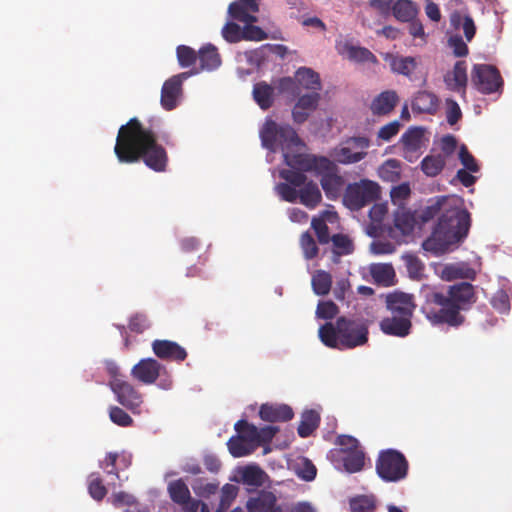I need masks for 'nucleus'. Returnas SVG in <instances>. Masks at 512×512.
<instances>
[{
	"instance_id": "9b49d317",
	"label": "nucleus",
	"mask_w": 512,
	"mask_h": 512,
	"mask_svg": "<svg viewBox=\"0 0 512 512\" xmlns=\"http://www.w3.org/2000/svg\"><path fill=\"white\" fill-rule=\"evenodd\" d=\"M168 492L172 501L181 505L184 512H210L206 503L191 498L189 488L182 479L169 483Z\"/></svg>"
},
{
	"instance_id": "7ed1b4c3",
	"label": "nucleus",
	"mask_w": 512,
	"mask_h": 512,
	"mask_svg": "<svg viewBox=\"0 0 512 512\" xmlns=\"http://www.w3.org/2000/svg\"><path fill=\"white\" fill-rule=\"evenodd\" d=\"M471 224L470 214L465 209H450L441 215L431 236L422 247L424 250L442 255L452 245L462 241L468 234Z\"/></svg>"
},
{
	"instance_id": "7c9ffc66",
	"label": "nucleus",
	"mask_w": 512,
	"mask_h": 512,
	"mask_svg": "<svg viewBox=\"0 0 512 512\" xmlns=\"http://www.w3.org/2000/svg\"><path fill=\"white\" fill-rule=\"evenodd\" d=\"M370 273L377 284L388 287L395 283L396 274L391 264H373L370 267Z\"/></svg>"
},
{
	"instance_id": "680f3d73",
	"label": "nucleus",
	"mask_w": 512,
	"mask_h": 512,
	"mask_svg": "<svg viewBox=\"0 0 512 512\" xmlns=\"http://www.w3.org/2000/svg\"><path fill=\"white\" fill-rule=\"evenodd\" d=\"M400 128L401 123L398 120H394L382 126L377 133V137L378 139L383 141H390L394 136H396L399 133Z\"/></svg>"
},
{
	"instance_id": "a18cd8bd",
	"label": "nucleus",
	"mask_w": 512,
	"mask_h": 512,
	"mask_svg": "<svg viewBox=\"0 0 512 512\" xmlns=\"http://www.w3.org/2000/svg\"><path fill=\"white\" fill-rule=\"evenodd\" d=\"M303 172V170L297 168L284 169L280 172V177L286 180L288 184L302 188L307 183V177Z\"/></svg>"
},
{
	"instance_id": "a19ab883",
	"label": "nucleus",
	"mask_w": 512,
	"mask_h": 512,
	"mask_svg": "<svg viewBox=\"0 0 512 512\" xmlns=\"http://www.w3.org/2000/svg\"><path fill=\"white\" fill-rule=\"evenodd\" d=\"M391 69L393 72L404 76H411L417 67V62L414 57H394L391 61Z\"/></svg>"
},
{
	"instance_id": "39448f33",
	"label": "nucleus",
	"mask_w": 512,
	"mask_h": 512,
	"mask_svg": "<svg viewBox=\"0 0 512 512\" xmlns=\"http://www.w3.org/2000/svg\"><path fill=\"white\" fill-rule=\"evenodd\" d=\"M262 145L275 152L279 147L283 152L284 162L291 168L300 169V165L290 164L292 160L300 161L301 158H312L314 155L300 152L303 143L296 131L290 125H278L273 120H267L260 131Z\"/></svg>"
},
{
	"instance_id": "1a4fd4ad",
	"label": "nucleus",
	"mask_w": 512,
	"mask_h": 512,
	"mask_svg": "<svg viewBox=\"0 0 512 512\" xmlns=\"http://www.w3.org/2000/svg\"><path fill=\"white\" fill-rule=\"evenodd\" d=\"M370 144V139L366 136L350 137L334 150L333 157L343 165L358 163L367 156Z\"/></svg>"
},
{
	"instance_id": "2eb2a0df",
	"label": "nucleus",
	"mask_w": 512,
	"mask_h": 512,
	"mask_svg": "<svg viewBox=\"0 0 512 512\" xmlns=\"http://www.w3.org/2000/svg\"><path fill=\"white\" fill-rule=\"evenodd\" d=\"M153 353L161 360L183 362L188 354L184 347L171 340L156 339L151 344Z\"/></svg>"
},
{
	"instance_id": "412c9836",
	"label": "nucleus",
	"mask_w": 512,
	"mask_h": 512,
	"mask_svg": "<svg viewBox=\"0 0 512 512\" xmlns=\"http://www.w3.org/2000/svg\"><path fill=\"white\" fill-rule=\"evenodd\" d=\"M411 107L414 113L434 115L439 107V99L433 92L418 91L412 99Z\"/></svg>"
},
{
	"instance_id": "4d7b16f0",
	"label": "nucleus",
	"mask_w": 512,
	"mask_h": 512,
	"mask_svg": "<svg viewBox=\"0 0 512 512\" xmlns=\"http://www.w3.org/2000/svg\"><path fill=\"white\" fill-rule=\"evenodd\" d=\"M311 226L314 229L317 239L320 244H327L330 242L329 228L322 218L314 217L311 221Z\"/></svg>"
},
{
	"instance_id": "37998d69",
	"label": "nucleus",
	"mask_w": 512,
	"mask_h": 512,
	"mask_svg": "<svg viewBox=\"0 0 512 512\" xmlns=\"http://www.w3.org/2000/svg\"><path fill=\"white\" fill-rule=\"evenodd\" d=\"M403 260L409 277L413 280L422 279L425 269L423 262L414 254L403 255Z\"/></svg>"
},
{
	"instance_id": "5fc2aeb1",
	"label": "nucleus",
	"mask_w": 512,
	"mask_h": 512,
	"mask_svg": "<svg viewBox=\"0 0 512 512\" xmlns=\"http://www.w3.org/2000/svg\"><path fill=\"white\" fill-rule=\"evenodd\" d=\"M296 474L302 480L312 481L316 477L317 469L311 460L304 458L301 463L297 465Z\"/></svg>"
},
{
	"instance_id": "3c124183",
	"label": "nucleus",
	"mask_w": 512,
	"mask_h": 512,
	"mask_svg": "<svg viewBox=\"0 0 512 512\" xmlns=\"http://www.w3.org/2000/svg\"><path fill=\"white\" fill-rule=\"evenodd\" d=\"M352 512H373L376 508L375 499L369 496H360L350 502Z\"/></svg>"
},
{
	"instance_id": "09e8293b",
	"label": "nucleus",
	"mask_w": 512,
	"mask_h": 512,
	"mask_svg": "<svg viewBox=\"0 0 512 512\" xmlns=\"http://www.w3.org/2000/svg\"><path fill=\"white\" fill-rule=\"evenodd\" d=\"M300 246L303 250L304 257L308 260L315 258L318 255V247L312 235L309 232H304L300 237Z\"/></svg>"
},
{
	"instance_id": "9d476101",
	"label": "nucleus",
	"mask_w": 512,
	"mask_h": 512,
	"mask_svg": "<svg viewBox=\"0 0 512 512\" xmlns=\"http://www.w3.org/2000/svg\"><path fill=\"white\" fill-rule=\"evenodd\" d=\"M471 81L474 87L482 94L497 92L503 86V80L498 69L488 64L474 65Z\"/></svg>"
},
{
	"instance_id": "c756f323",
	"label": "nucleus",
	"mask_w": 512,
	"mask_h": 512,
	"mask_svg": "<svg viewBox=\"0 0 512 512\" xmlns=\"http://www.w3.org/2000/svg\"><path fill=\"white\" fill-rule=\"evenodd\" d=\"M253 98L262 110H267L274 103V88L266 82H258L253 87Z\"/></svg>"
},
{
	"instance_id": "4be33fe9",
	"label": "nucleus",
	"mask_w": 512,
	"mask_h": 512,
	"mask_svg": "<svg viewBox=\"0 0 512 512\" xmlns=\"http://www.w3.org/2000/svg\"><path fill=\"white\" fill-rule=\"evenodd\" d=\"M399 102V97L394 90H386L377 95L370 104L373 115L386 116L390 114Z\"/></svg>"
},
{
	"instance_id": "864d4df0",
	"label": "nucleus",
	"mask_w": 512,
	"mask_h": 512,
	"mask_svg": "<svg viewBox=\"0 0 512 512\" xmlns=\"http://www.w3.org/2000/svg\"><path fill=\"white\" fill-rule=\"evenodd\" d=\"M339 312L338 306L333 301H320L317 305L316 316L320 319H333Z\"/></svg>"
},
{
	"instance_id": "423d86ee",
	"label": "nucleus",
	"mask_w": 512,
	"mask_h": 512,
	"mask_svg": "<svg viewBox=\"0 0 512 512\" xmlns=\"http://www.w3.org/2000/svg\"><path fill=\"white\" fill-rule=\"evenodd\" d=\"M300 158V161L292 160L290 164L300 165L301 170L312 171L320 176V184L328 199L335 200L340 197L345 180L339 174L338 167L333 161L324 156Z\"/></svg>"
},
{
	"instance_id": "0eeeda50",
	"label": "nucleus",
	"mask_w": 512,
	"mask_h": 512,
	"mask_svg": "<svg viewBox=\"0 0 512 512\" xmlns=\"http://www.w3.org/2000/svg\"><path fill=\"white\" fill-rule=\"evenodd\" d=\"M409 464L398 450L386 449L379 452L375 463L378 476L386 482H398L408 474Z\"/></svg>"
},
{
	"instance_id": "49530a36",
	"label": "nucleus",
	"mask_w": 512,
	"mask_h": 512,
	"mask_svg": "<svg viewBox=\"0 0 512 512\" xmlns=\"http://www.w3.org/2000/svg\"><path fill=\"white\" fill-rule=\"evenodd\" d=\"M177 59L179 65L183 68H187L195 64L198 54L195 50L186 45H179L176 49Z\"/></svg>"
},
{
	"instance_id": "6e6552de",
	"label": "nucleus",
	"mask_w": 512,
	"mask_h": 512,
	"mask_svg": "<svg viewBox=\"0 0 512 512\" xmlns=\"http://www.w3.org/2000/svg\"><path fill=\"white\" fill-rule=\"evenodd\" d=\"M380 197V186L369 179L347 185L343 194V203L350 210L358 211Z\"/></svg>"
},
{
	"instance_id": "4468645a",
	"label": "nucleus",
	"mask_w": 512,
	"mask_h": 512,
	"mask_svg": "<svg viewBox=\"0 0 512 512\" xmlns=\"http://www.w3.org/2000/svg\"><path fill=\"white\" fill-rule=\"evenodd\" d=\"M192 72H183L166 80L161 89V105L165 110H172L177 106L178 98L182 91V82Z\"/></svg>"
},
{
	"instance_id": "f03ea898",
	"label": "nucleus",
	"mask_w": 512,
	"mask_h": 512,
	"mask_svg": "<svg viewBox=\"0 0 512 512\" xmlns=\"http://www.w3.org/2000/svg\"><path fill=\"white\" fill-rule=\"evenodd\" d=\"M422 312L433 325L459 327L464 324L463 311H468L476 302L475 288L471 283L460 282L448 287L446 293L429 288L423 289Z\"/></svg>"
},
{
	"instance_id": "473e14b6",
	"label": "nucleus",
	"mask_w": 512,
	"mask_h": 512,
	"mask_svg": "<svg viewBox=\"0 0 512 512\" xmlns=\"http://www.w3.org/2000/svg\"><path fill=\"white\" fill-rule=\"evenodd\" d=\"M320 415L315 410L303 412L301 422L297 428L298 435L302 438L309 437L319 426Z\"/></svg>"
},
{
	"instance_id": "ddd939ff",
	"label": "nucleus",
	"mask_w": 512,
	"mask_h": 512,
	"mask_svg": "<svg viewBox=\"0 0 512 512\" xmlns=\"http://www.w3.org/2000/svg\"><path fill=\"white\" fill-rule=\"evenodd\" d=\"M385 307L392 315L413 317L416 304L414 296L402 291H394L385 296Z\"/></svg>"
},
{
	"instance_id": "bf43d9fd",
	"label": "nucleus",
	"mask_w": 512,
	"mask_h": 512,
	"mask_svg": "<svg viewBox=\"0 0 512 512\" xmlns=\"http://www.w3.org/2000/svg\"><path fill=\"white\" fill-rule=\"evenodd\" d=\"M277 89L280 93H287L293 98L299 96L300 90L296 79L291 77H283L278 80Z\"/></svg>"
},
{
	"instance_id": "8fccbe9b",
	"label": "nucleus",
	"mask_w": 512,
	"mask_h": 512,
	"mask_svg": "<svg viewBox=\"0 0 512 512\" xmlns=\"http://www.w3.org/2000/svg\"><path fill=\"white\" fill-rule=\"evenodd\" d=\"M110 420L121 427H130L133 425V419L122 408L118 406H111L109 408Z\"/></svg>"
},
{
	"instance_id": "393cba45",
	"label": "nucleus",
	"mask_w": 512,
	"mask_h": 512,
	"mask_svg": "<svg viewBox=\"0 0 512 512\" xmlns=\"http://www.w3.org/2000/svg\"><path fill=\"white\" fill-rule=\"evenodd\" d=\"M423 135L424 130L420 127H411L402 134L400 142L403 145L404 158L408 161H412V157L408 156V154H415L420 150Z\"/></svg>"
},
{
	"instance_id": "6e6d98bb",
	"label": "nucleus",
	"mask_w": 512,
	"mask_h": 512,
	"mask_svg": "<svg viewBox=\"0 0 512 512\" xmlns=\"http://www.w3.org/2000/svg\"><path fill=\"white\" fill-rule=\"evenodd\" d=\"M128 328L130 331L135 332L137 334L143 333L145 330L150 328V321L146 314L144 313H136L130 317Z\"/></svg>"
},
{
	"instance_id": "58836bf2",
	"label": "nucleus",
	"mask_w": 512,
	"mask_h": 512,
	"mask_svg": "<svg viewBox=\"0 0 512 512\" xmlns=\"http://www.w3.org/2000/svg\"><path fill=\"white\" fill-rule=\"evenodd\" d=\"M234 428L242 439L255 445V448L259 445V433L255 425L246 420H239L235 423Z\"/></svg>"
},
{
	"instance_id": "bb28decb",
	"label": "nucleus",
	"mask_w": 512,
	"mask_h": 512,
	"mask_svg": "<svg viewBox=\"0 0 512 512\" xmlns=\"http://www.w3.org/2000/svg\"><path fill=\"white\" fill-rule=\"evenodd\" d=\"M342 53L345 54L350 61L356 63H378L377 57L366 47L345 43Z\"/></svg>"
},
{
	"instance_id": "5701e85b",
	"label": "nucleus",
	"mask_w": 512,
	"mask_h": 512,
	"mask_svg": "<svg viewBox=\"0 0 512 512\" xmlns=\"http://www.w3.org/2000/svg\"><path fill=\"white\" fill-rule=\"evenodd\" d=\"M450 25L454 30H463L468 42L472 41L476 34V25L467 9L453 11L450 14Z\"/></svg>"
},
{
	"instance_id": "f257e3e1",
	"label": "nucleus",
	"mask_w": 512,
	"mask_h": 512,
	"mask_svg": "<svg viewBox=\"0 0 512 512\" xmlns=\"http://www.w3.org/2000/svg\"><path fill=\"white\" fill-rule=\"evenodd\" d=\"M157 140L152 128H145L137 118H131L119 128L114 153L120 163L132 164L142 160L151 170L164 172L168 154Z\"/></svg>"
},
{
	"instance_id": "aec40b11",
	"label": "nucleus",
	"mask_w": 512,
	"mask_h": 512,
	"mask_svg": "<svg viewBox=\"0 0 512 512\" xmlns=\"http://www.w3.org/2000/svg\"><path fill=\"white\" fill-rule=\"evenodd\" d=\"M259 416L267 422H286L293 418L294 412L287 404H262Z\"/></svg>"
},
{
	"instance_id": "c03bdc74",
	"label": "nucleus",
	"mask_w": 512,
	"mask_h": 512,
	"mask_svg": "<svg viewBox=\"0 0 512 512\" xmlns=\"http://www.w3.org/2000/svg\"><path fill=\"white\" fill-rule=\"evenodd\" d=\"M379 176L382 180L395 182L400 178V163L396 159L386 160L379 168Z\"/></svg>"
},
{
	"instance_id": "e433bc0d",
	"label": "nucleus",
	"mask_w": 512,
	"mask_h": 512,
	"mask_svg": "<svg viewBox=\"0 0 512 512\" xmlns=\"http://www.w3.org/2000/svg\"><path fill=\"white\" fill-rule=\"evenodd\" d=\"M342 461L344 468L349 473H356L363 469L365 455L361 449H354L350 453L343 454Z\"/></svg>"
},
{
	"instance_id": "774afa93",
	"label": "nucleus",
	"mask_w": 512,
	"mask_h": 512,
	"mask_svg": "<svg viewBox=\"0 0 512 512\" xmlns=\"http://www.w3.org/2000/svg\"><path fill=\"white\" fill-rule=\"evenodd\" d=\"M440 147H441V153L440 155L444 156V159L447 160V158L454 154L456 148H457V140L455 136L453 135H446L442 137L440 141Z\"/></svg>"
},
{
	"instance_id": "cd10ccee",
	"label": "nucleus",
	"mask_w": 512,
	"mask_h": 512,
	"mask_svg": "<svg viewBox=\"0 0 512 512\" xmlns=\"http://www.w3.org/2000/svg\"><path fill=\"white\" fill-rule=\"evenodd\" d=\"M299 200L301 204L309 209L316 208L322 200V194L318 185L312 180L308 181L299 190Z\"/></svg>"
},
{
	"instance_id": "de8ad7c7",
	"label": "nucleus",
	"mask_w": 512,
	"mask_h": 512,
	"mask_svg": "<svg viewBox=\"0 0 512 512\" xmlns=\"http://www.w3.org/2000/svg\"><path fill=\"white\" fill-rule=\"evenodd\" d=\"M243 28H241L237 23L235 22H227L221 30L222 37L228 42V43H238L243 40L242 38Z\"/></svg>"
},
{
	"instance_id": "0e129e2a",
	"label": "nucleus",
	"mask_w": 512,
	"mask_h": 512,
	"mask_svg": "<svg viewBox=\"0 0 512 512\" xmlns=\"http://www.w3.org/2000/svg\"><path fill=\"white\" fill-rule=\"evenodd\" d=\"M448 46L456 57H465L469 53L468 46L460 35L451 36L448 39Z\"/></svg>"
},
{
	"instance_id": "a878e982",
	"label": "nucleus",
	"mask_w": 512,
	"mask_h": 512,
	"mask_svg": "<svg viewBox=\"0 0 512 512\" xmlns=\"http://www.w3.org/2000/svg\"><path fill=\"white\" fill-rule=\"evenodd\" d=\"M201 70H215L221 65V56L216 46L211 43L204 45L198 52Z\"/></svg>"
},
{
	"instance_id": "72a5a7b5",
	"label": "nucleus",
	"mask_w": 512,
	"mask_h": 512,
	"mask_svg": "<svg viewBox=\"0 0 512 512\" xmlns=\"http://www.w3.org/2000/svg\"><path fill=\"white\" fill-rule=\"evenodd\" d=\"M446 165L443 155H427L421 161V170L428 177L439 175Z\"/></svg>"
},
{
	"instance_id": "c85d7f7f",
	"label": "nucleus",
	"mask_w": 512,
	"mask_h": 512,
	"mask_svg": "<svg viewBox=\"0 0 512 512\" xmlns=\"http://www.w3.org/2000/svg\"><path fill=\"white\" fill-rule=\"evenodd\" d=\"M295 79L298 85L306 90H321L320 76L311 68L300 67L295 73Z\"/></svg>"
},
{
	"instance_id": "b1692460",
	"label": "nucleus",
	"mask_w": 512,
	"mask_h": 512,
	"mask_svg": "<svg viewBox=\"0 0 512 512\" xmlns=\"http://www.w3.org/2000/svg\"><path fill=\"white\" fill-rule=\"evenodd\" d=\"M444 81L448 89L456 92L462 91L465 93L468 81L466 62L463 60L457 61L454 65L453 71L445 75Z\"/></svg>"
},
{
	"instance_id": "052dcab7",
	"label": "nucleus",
	"mask_w": 512,
	"mask_h": 512,
	"mask_svg": "<svg viewBox=\"0 0 512 512\" xmlns=\"http://www.w3.org/2000/svg\"><path fill=\"white\" fill-rule=\"evenodd\" d=\"M459 159L464 166L463 169H467L472 173H476L479 171V166L474 158V156L469 152L466 145H462L459 150Z\"/></svg>"
},
{
	"instance_id": "ea45409f",
	"label": "nucleus",
	"mask_w": 512,
	"mask_h": 512,
	"mask_svg": "<svg viewBox=\"0 0 512 512\" xmlns=\"http://www.w3.org/2000/svg\"><path fill=\"white\" fill-rule=\"evenodd\" d=\"M395 227L401 231L402 234H410L415 226V217L413 213L405 209H398L394 217Z\"/></svg>"
},
{
	"instance_id": "f3484780",
	"label": "nucleus",
	"mask_w": 512,
	"mask_h": 512,
	"mask_svg": "<svg viewBox=\"0 0 512 512\" xmlns=\"http://www.w3.org/2000/svg\"><path fill=\"white\" fill-rule=\"evenodd\" d=\"M379 327L386 335L404 338L411 333L412 318L390 314L380 321Z\"/></svg>"
},
{
	"instance_id": "2f4dec72",
	"label": "nucleus",
	"mask_w": 512,
	"mask_h": 512,
	"mask_svg": "<svg viewBox=\"0 0 512 512\" xmlns=\"http://www.w3.org/2000/svg\"><path fill=\"white\" fill-rule=\"evenodd\" d=\"M391 13L398 21L409 22L416 17L418 10L411 0H396L391 7Z\"/></svg>"
},
{
	"instance_id": "f8f14e48",
	"label": "nucleus",
	"mask_w": 512,
	"mask_h": 512,
	"mask_svg": "<svg viewBox=\"0 0 512 512\" xmlns=\"http://www.w3.org/2000/svg\"><path fill=\"white\" fill-rule=\"evenodd\" d=\"M109 387L116 396V400L133 413H139L143 403L142 394L128 381H109Z\"/></svg>"
},
{
	"instance_id": "6ab92c4d",
	"label": "nucleus",
	"mask_w": 512,
	"mask_h": 512,
	"mask_svg": "<svg viewBox=\"0 0 512 512\" xmlns=\"http://www.w3.org/2000/svg\"><path fill=\"white\" fill-rule=\"evenodd\" d=\"M320 99L321 96L318 91H312V93L300 96L292 110L294 122L298 124L304 123L310 113L316 110Z\"/></svg>"
},
{
	"instance_id": "603ef678",
	"label": "nucleus",
	"mask_w": 512,
	"mask_h": 512,
	"mask_svg": "<svg viewBox=\"0 0 512 512\" xmlns=\"http://www.w3.org/2000/svg\"><path fill=\"white\" fill-rule=\"evenodd\" d=\"M88 490L90 496L97 501L102 500L107 494L106 487L103 485L101 478L96 474L90 475Z\"/></svg>"
},
{
	"instance_id": "e2e57ef3",
	"label": "nucleus",
	"mask_w": 512,
	"mask_h": 512,
	"mask_svg": "<svg viewBox=\"0 0 512 512\" xmlns=\"http://www.w3.org/2000/svg\"><path fill=\"white\" fill-rule=\"evenodd\" d=\"M462 118V111L453 99H446V119L449 125H455Z\"/></svg>"
},
{
	"instance_id": "a211bd4d",
	"label": "nucleus",
	"mask_w": 512,
	"mask_h": 512,
	"mask_svg": "<svg viewBox=\"0 0 512 512\" xmlns=\"http://www.w3.org/2000/svg\"><path fill=\"white\" fill-rule=\"evenodd\" d=\"M247 512H283L277 497L271 491L262 490L246 502Z\"/></svg>"
},
{
	"instance_id": "338daca9",
	"label": "nucleus",
	"mask_w": 512,
	"mask_h": 512,
	"mask_svg": "<svg viewBox=\"0 0 512 512\" xmlns=\"http://www.w3.org/2000/svg\"><path fill=\"white\" fill-rule=\"evenodd\" d=\"M278 194L287 202H295L299 198V191L288 183H279L276 187Z\"/></svg>"
},
{
	"instance_id": "dca6fc26",
	"label": "nucleus",
	"mask_w": 512,
	"mask_h": 512,
	"mask_svg": "<svg viewBox=\"0 0 512 512\" xmlns=\"http://www.w3.org/2000/svg\"><path fill=\"white\" fill-rule=\"evenodd\" d=\"M163 365L154 358L141 359L131 369L134 379L143 384H153L160 375Z\"/></svg>"
},
{
	"instance_id": "4c0bfd02",
	"label": "nucleus",
	"mask_w": 512,
	"mask_h": 512,
	"mask_svg": "<svg viewBox=\"0 0 512 512\" xmlns=\"http://www.w3.org/2000/svg\"><path fill=\"white\" fill-rule=\"evenodd\" d=\"M228 450L233 457H244L255 450V445L248 443L239 435L231 437L227 442Z\"/></svg>"
},
{
	"instance_id": "f704fd0d",
	"label": "nucleus",
	"mask_w": 512,
	"mask_h": 512,
	"mask_svg": "<svg viewBox=\"0 0 512 512\" xmlns=\"http://www.w3.org/2000/svg\"><path fill=\"white\" fill-rule=\"evenodd\" d=\"M267 474L257 465L246 466L241 473L242 481L250 486L259 487L265 483Z\"/></svg>"
},
{
	"instance_id": "79ce46f5",
	"label": "nucleus",
	"mask_w": 512,
	"mask_h": 512,
	"mask_svg": "<svg viewBox=\"0 0 512 512\" xmlns=\"http://www.w3.org/2000/svg\"><path fill=\"white\" fill-rule=\"evenodd\" d=\"M330 241L333 243V253L337 257L349 255L354 251V244L348 235L334 234Z\"/></svg>"
},
{
	"instance_id": "20e7f679",
	"label": "nucleus",
	"mask_w": 512,
	"mask_h": 512,
	"mask_svg": "<svg viewBox=\"0 0 512 512\" xmlns=\"http://www.w3.org/2000/svg\"><path fill=\"white\" fill-rule=\"evenodd\" d=\"M318 334L325 346L343 350L366 344L369 330L365 320L341 316L335 323L321 325Z\"/></svg>"
},
{
	"instance_id": "c9c22d12",
	"label": "nucleus",
	"mask_w": 512,
	"mask_h": 512,
	"mask_svg": "<svg viewBox=\"0 0 512 512\" xmlns=\"http://www.w3.org/2000/svg\"><path fill=\"white\" fill-rule=\"evenodd\" d=\"M312 289L316 295H327L332 286V276L324 270H317L312 276Z\"/></svg>"
},
{
	"instance_id": "69168bd1",
	"label": "nucleus",
	"mask_w": 512,
	"mask_h": 512,
	"mask_svg": "<svg viewBox=\"0 0 512 512\" xmlns=\"http://www.w3.org/2000/svg\"><path fill=\"white\" fill-rule=\"evenodd\" d=\"M491 305L500 313H506L510 310L509 297L503 290L498 291L491 300Z\"/></svg>"
},
{
	"instance_id": "13d9d810",
	"label": "nucleus",
	"mask_w": 512,
	"mask_h": 512,
	"mask_svg": "<svg viewBox=\"0 0 512 512\" xmlns=\"http://www.w3.org/2000/svg\"><path fill=\"white\" fill-rule=\"evenodd\" d=\"M241 36L243 40L257 42L268 38V34L262 28L255 25H245Z\"/></svg>"
}]
</instances>
